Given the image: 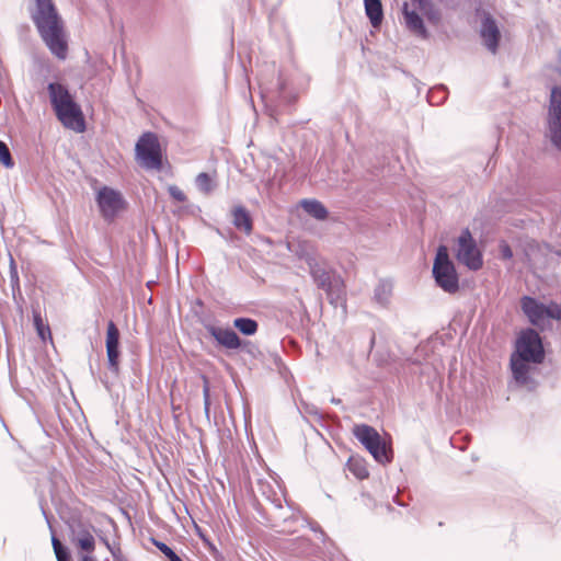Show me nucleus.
<instances>
[{
    "mask_svg": "<svg viewBox=\"0 0 561 561\" xmlns=\"http://www.w3.org/2000/svg\"><path fill=\"white\" fill-rule=\"evenodd\" d=\"M433 278L437 287L444 293L455 295L459 291V274L456 265L449 256L446 245H439L433 262Z\"/></svg>",
    "mask_w": 561,
    "mask_h": 561,
    "instance_id": "nucleus-4",
    "label": "nucleus"
},
{
    "mask_svg": "<svg viewBox=\"0 0 561 561\" xmlns=\"http://www.w3.org/2000/svg\"><path fill=\"white\" fill-rule=\"evenodd\" d=\"M168 193L174 201L179 203H184L186 201V195L176 185H169Z\"/></svg>",
    "mask_w": 561,
    "mask_h": 561,
    "instance_id": "nucleus-34",
    "label": "nucleus"
},
{
    "mask_svg": "<svg viewBox=\"0 0 561 561\" xmlns=\"http://www.w3.org/2000/svg\"><path fill=\"white\" fill-rule=\"evenodd\" d=\"M151 542L169 561H183L165 542L156 538H151Z\"/></svg>",
    "mask_w": 561,
    "mask_h": 561,
    "instance_id": "nucleus-26",
    "label": "nucleus"
},
{
    "mask_svg": "<svg viewBox=\"0 0 561 561\" xmlns=\"http://www.w3.org/2000/svg\"><path fill=\"white\" fill-rule=\"evenodd\" d=\"M499 250L502 260H511L513 257V250L506 241L500 242Z\"/></svg>",
    "mask_w": 561,
    "mask_h": 561,
    "instance_id": "nucleus-35",
    "label": "nucleus"
},
{
    "mask_svg": "<svg viewBox=\"0 0 561 561\" xmlns=\"http://www.w3.org/2000/svg\"><path fill=\"white\" fill-rule=\"evenodd\" d=\"M300 206L309 216L317 220L323 221L329 217L328 208L318 199H302Z\"/></svg>",
    "mask_w": 561,
    "mask_h": 561,
    "instance_id": "nucleus-19",
    "label": "nucleus"
},
{
    "mask_svg": "<svg viewBox=\"0 0 561 561\" xmlns=\"http://www.w3.org/2000/svg\"><path fill=\"white\" fill-rule=\"evenodd\" d=\"M0 163L5 168H13L14 167V160L11 156V152L9 150L8 145L0 140Z\"/></svg>",
    "mask_w": 561,
    "mask_h": 561,
    "instance_id": "nucleus-28",
    "label": "nucleus"
},
{
    "mask_svg": "<svg viewBox=\"0 0 561 561\" xmlns=\"http://www.w3.org/2000/svg\"><path fill=\"white\" fill-rule=\"evenodd\" d=\"M350 470L353 472V474L356 478H358L360 480L366 479L369 476L367 468L359 461L351 462Z\"/></svg>",
    "mask_w": 561,
    "mask_h": 561,
    "instance_id": "nucleus-31",
    "label": "nucleus"
},
{
    "mask_svg": "<svg viewBox=\"0 0 561 561\" xmlns=\"http://www.w3.org/2000/svg\"><path fill=\"white\" fill-rule=\"evenodd\" d=\"M41 510L50 530L51 546L57 561H71V551L69 547L61 543L60 540L57 538L55 530L51 526L49 515L47 514L46 510L43 506H41Z\"/></svg>",
    "mask_w": 561,
    "mask_h": 561,
    "instance_id": "nucleus-17",
    "label": "nucleus"
},
{
    "mask_svg": "<svg viewBox=\"0 0 561 561\" xmlns=\"http://www.w3.org/2000/svg\"><path fill=\"white\" fill-rule=\"evenodd\" d=\"M32 318H33V324L36 330V333L38 337L42 341H46V339L51 337L50 329L47 323H45L44 319L42 318V314L38 310L33 309L32 310Z\"/></svg>",
    "mask_w": 561,
    "mask_h": 561,
    "instance_id": "nucleus-24",
    "label": "nucleus"
},
{
    "mask_svg": "<svg viewBox=\"0 0 561 561\" xmlns=\"http://www.w3.org/2000/svg\"><path fill=\"white\" fill-rule=\"evenodd\" d=\"M203 399H204V411L207 417H209V411H210V390L208 386L207 379H204V386H203Z\"/></svg>",
    "mask_w": 561,
    "mask_h": 561,
    "instance_id": "nucleus-33",
    "label": "nucleus"
},
{
    "mask_svg": "<svg viewBox=\"0 0 561 561\" xmlns=\"http://www.w3.org/2000/svg\"><path fill=\"white\" fill-rule=\"evenodd\" d=\"M111 554L114 561H128L127 558L123 556L119 547H117L116 549H111Z\"/></svg>",
    "mask_w": 561,
    "mask_h": 561,
    "instance_id": "nucleus-36",
    "label": "nucleus"
},
{
    "mask_svg": "<svg viewBox=\"0 0 561 561\" xmlns=\"http://www.w3.org/2000/svg\"><path fill=\"white\" fill-rule=\"evenodd\" d=\"M428 1H430V0H412V2H413L414 4H416L419 9H420V8H423L425 4H427V2H428Z\"/></svg>",
    "mask_w": 561,
    "mask_h": 561,
    "instance_id": "nucleus-39",
    "label": "nucleus"
},
{
    "mask_svg": "<svg viewBox=\"0 0 561 561\" xmlns=\"http://www.w3.org/2000/svg\"><path fill=\"white\" fill-rule=\"evenodd\" d=\"M365 13L374 27L381 25L383 9L380 0H364Z\"/></svg>",
    "mask_w": 561,
    "mask_h": 561,
    "instance_id": "nucleus-20",
    "label": "nucleus"
},
{
    "mask_svg": "<svg viewBox=\"0 0 561 561\" xmlns=\"http://www.w3.org/2000/svg\"><path fill=\"white\" fill-rule=\"evenodd\" d=\"M135 157L146 170L162 169V150L158 136L152 131L144 133L135 145Z\"/></svg>",
    "mask_w": 561,
    "mask_h": 561,
    "instance_id": "nucleus-7",
    "label": "nucleus"
},
{
    "mask_svg": "<svg viewBox=\"0 0 561 561\" xmlns=\"http://www.w3.org/2000/svg\"><path fill=\"white\" fill-rule=\"evenodd\" d=\"M105 348L107 368L114 378L121 373V332L114 321L110 320L106 328Z\"/></svg>",
    "mask_w": 561,
    "mask_h": 561,
    "instance_id": "nucleus-12",
    "label": "nucleus"
},
{
    "mask_svg": "<svg viewBox=\"0 0 561 561\" xmlns=\"http://www.w3.org/2000/svg\"><path fill=\"white\" fill-rule=\"evenodd\" d=\"M341 402H342V401H341V399H339V398H334V397H333V398L331 399V403H333V404H340Z\"/></svg>",
    "mask_w": 561,
    "mask_h": 561,
    "instance_id": "nucleus-44",
    "label": "nucleus"
},
{
    "mask_svg": "<svg viewBox=\"0 0 561 561\" xmlns=\"http://www.w3.org/2000/svg\"><path fill=\"white\" fill-rule=\"evenodd\" d=\"M310 275L318 288L327 294L329 302L336 308L345 302V284L340 274L335 271H328L314 264L310 266Z\"/></svg>",
    "mask_w": 561,
    "mask_h": 561,
    "instance_id": "nucleus-6",
    "label": "nucleus"
},
{
    "mask_svg": "<svg viewBox=\"0 0 561 561\" xmlns=\"http://www.w3.org/2000/svg\"><path fill=\"white\" fill-rule=\"evenodd\" d=\"M1 423H4V420H2V416L0 415Z\"/></svg>",
    "mask_w": 561,
    "mask_h": 561,
    "instance_id": "nucleus-47",
    "label": "nucleus"
},
{
    "mask_svg": "<svg viewBox=\"0 0 561 561\" xmlns=\"http://www.w3.org/2000/svg\"><path fill=\"white\" fill-rule=\"evenodd\" d=\"M520 309L528 321L535 327L543 324L547 319H561V307L557 302L551 301L549 305H546L528 295L520 298Z\"/></svg>",
    "mask_w": 561,
    "mask_h": 561,
    "instance_id": "nucleus-8",
    "label": "nucleus"
},
{
    "mask_svg": "<svg viewBox=\"0 0 561 561\" xmlns=\"http://www.w3.org/2000/svg\"><path fill=\"white\" fill-rule=\"evenodd\" d=\"M272 504L274 505V507L276 510H282L283 508V505H282V501L280 499H274L272 500Z\"/></svg>",
    "mask_w": 561,
    "mask_h": 561,
    "instance_id": "nucleus-38",
    "label": "nucleus"
},
{
    "mask_svg": "<svg viewBox=\"0 0 561 561\" xmlns=\"http://www.w3.org/2000/svg\"><path fill=\"white\" fill-rule=\"evenodd\" d=\"M102 385L105 387L106 390H111V383L106 378H101Z\"/></svg>",
    "mask_w": 561,
    "mask_h": 561,
    "instance_id": "nucleus-40",
    "label": "nucleus"
},
{
    "mask_svg": "<svg viewBox=\"0 0 561 561\" xmlns=\"http://www.w3.org/2000/svg\"><path fill=\"white\" fill-rule=\"evenodd\" d=\"M558 255H560V256H561V252H558Z\"/></svg>",
    "mask_w": 561,
    "mask_h": 561,
    "instance_id": "nucleus-50",
    "label": "nucleus"
},
{
    "mask_svg": "<svg viewBox=\"0 0 561 561\" xmlns=\"http://www.w3.org/2000/svg\"><path fill=\"white\" fill-rule=\"evenodd\" d=\"M1 423H4V420H2V416L0 415Z\"/></svg>",
    "mask_w": 561,
    "mask_h": 561,
    "instance_id": "nucleus-48",
    "label": "nucleus"
},
{
    "mask_svg": "<svg viewBox=\"0 0 561 561\" xmlns=\"http://www.w3.org/2000/svg\"><path fill=\"white\" fill-rule=\"evenodd\" d=\"M231 215L234 228L250 236L253 231V219L250 211L243 205H237L231 209Z\"/></svg>",
    "mask_w": 561,
    "mask_h": 561,
    "instance_id": "nucleus-16",
    "label": "nucleus"
},
{
    "mask_svg": "<svg viewBox=\"0 0 561 561\" xmlns=\"http://www.w3.org/2000/svg\"><path fill=\"white\" fill-rule=\"evenodd\" d=\"M420 10L424 13L428 22L434 24L439 22L440 14L431 0L423 8H420Z\"/></svg>",
    "mask_w": 561,
    "mask_h": 561,
    "instance_id": "nucleus-27",
    "label": "nucleus"
},
{
    "mask_svg": "<svg viewBox=\"0 0 561 561\" xmlns=\"http://www.w3.org/2000/svg\"><path fill=\"white\" fill-rule=\"evenodd\" d=\"M100 538H101V541L105 545V547L108 549L110 552H111V549L117 548V547H113L106 537H100Z\"/></svg>",
    "mask_w": 561,
    "mask_h": 561,
    "instance_id": "nucleus-37",
    "label": "nucleus"
},
{
    "mask_svg": "<svg viewBox=\"0 0 561 561\" xmlns=\"http://www.w3.org/2000/svg\"><path fill=\"white\" fill-rule=\"evenodd\" d=\"M547 136L553 148L561 152V85H553L550 90Z\"/></svg>",
    "mask_w": 561,
    "mask_h": 561,
    "instance_id": "nucleus-10",
    "label": "nucleus"
},
{
    "mask_svg": "<svg viewBox=\"0 0 561 561\" xmlns=\"http://www.w3.org/2000/svg\"><path fill=\"white\" fill-rule=\"evenodd\" d=\"M353 434L377 462L385 466L392 461L393 450L391 445L373 426L367 424L355 425Z\"/></svg>",
    "mask_w": 561,
    "mask_h": 561,
    "instance_id": "nucleus-5",
    "label": "nucleus"
},
{
    "mask_svg": "<svg viewBox=\"0 0 561 561\" xmlns=\"http://www.w3.org/2000/svg\"><path fill=\"white\" fill-rule=\"evenodd\" d=\"M545 358L546 351L540 334L531 328L523 330L515 341V350L510 359L516 383L534 389L537 382L530 376L529 364H542Z\"/></svg>",
    "mask_w": 561,
    "mask_h": 561,
    "instance_id": "nucleus-1",
    "label": "nucleus"
},
{
    "mask_svg": "<svg viewBox=\"0 0 561 561\" xmlns=\"http://www.w3.org/2000/svg\"><path fill=\"white\" fill-rule=\"evenodd\" d=\"M9 267H10L9 268L10 270L9 271L10 283H11L12 290L14 291L15 289H20V280H19L18 267H16V264L12 256H10V266Z\"/></svg>",
    "mask_w": 561,
    "mask_h": 561,
    "instance_id": "nucleus-30",
    "label": "nucleus"
},
{
    "mask_svg": "<svg viewBox=\"0 0 561 561\" xmlns=\"http://www.w3.org/2000/svg\"><path fill=\"white\" fill-rule=\"evenodd\" d=\"M393 290V283L389 278L379 279L378 284L374 289V301L382 307L387 308L390 305L391 296Z\"/></svg>",
    "mask_w": 561,
    "mask_h": 561,
    "instance_id": "nucleus-18",
    "label": "nucleus"
},
{
    "mask_svg": "<svg viewBox=\"0 0 561 561\" xmlns=\"http://www.w3.org/2000/svg\"><path fill=\"white\" fill-rule=\"evenodd\" d=\"M402 13L404 16L407 27L419 35L420 37L426 39L430 36V33L424 24L423 18L415 11L409 9V3L404 2L402 5Z\"/></svg>",
    "mask_w": 561,
    "mask_h": 561,
    "instance_id": "nucleus-15",
    "label": "nucleus"
},
{
    "mask_svg": "<svg viewBox=\"0 0 561 561\" xmlns=\"http://www.w3.org/2000/svg\"><path fill=\"white\" fill-rule=\"evenodd\" d=\"M207 333L217 342L218 345L227 350H239L241 337L229 327L221 328L214 324H205Z\"/></svg>",
    "mask_w": 561,
    "mask_h": 561,
    "instance_id": "nucleus-14",
    "label": "nucleus"
},
{
    "mask_svg": "<svg viewBox=\"0 0 561 561\" xmlns=\"http://www.w3.org/2000/svg\"><path fill=\"white\" fill-rule=\"evenodd\" d=\"M374 344H375V333H373L371 339H370V348H373Z\"/></svg>",
    "mask_w": 561,
    "mask_h": 561,
    "instance_id": "nucleus-45",
    "label": "nucleus"
},
{
    "mask_svg": "<svg viewBox=\"0 0 561 561\" xmlns=\"http://www.w3.org/2000/svg\"><path fill=\"white\" fill-rule=\"evenodd\" d=\"M195 185L201 193L208 195L215 190L216 182L209 173L201 172L195 179Z\"/></svg>",
    "mask_w": 561,
    "mask_h": 561,
    "instance_id": "nucleus-25",
    "label": "nucleus"
},
{
    "mask_svg": "<svg viewBox=\"0 0 561 561\" xmlns=\"http://www.w3.org/2000/svg\"><path fill=\"white\" fill-rule=\"evenodd\" d=\"M455 256L459 263L463 264L470 271H478L482 267L483 255L469 228L462 229L458 236Z\"/></svg>",
    "mask_w": 561,
    "mask_h": 561,
    "instance_id": "nucleus-9",
    "label": "nucleus"
},
{
    "mask_svg": "<svg viewBox=\"0 0 561 561\" xmlns=\"http://www.w3.org/2000/svg\"><path fill=\"white\" fill-rule=\"evenodd\" d=\"M46 89L50 106L62 126L77 133H83L85 121L82 108L67 84L53 81L47 84Z\"/></svg>",
    "mask_w": 561,
    "mask_h": 561,
    "instance_id": "nucleus-3",
    "label": "nucleus"
},
{
    "mask_svg": "<svg viewBox=\"0 0 561 561\" xmlns=\"http://www.w3.org/2000/svg\"><path fill=\"white\" fill-rule=\"evenodd\" d=\"M239 350H242L247 354L251 355L252 357H256L257 354H260V350L257 345H255L253 342L248 340L241 339V346Z\"/></svg>",
    "mask_w": 561,
    "mask_h": 561,
    "instance_id": "nucleus-32",
    "label": "nucleus"
},
{
    "mask_svg": "<svg viewBox=\"0 0 561 561\" xmlns=\"http://www.w3.org/2000/svg\"><path fill=\"white\" fill-rule=\"evenodd\" d=\"M479 35L483 45L491 54H496L500 47L502 34L494 16L483 11Z\"/></svg>",
    "mask_w": 561,
    "mask_h": 561,
    "instance_id": "nucleus-13",
    "label": "nucleus"
},
{
    "mask_svg": "<svg viewBox=\"0 0 561 561\" xmlns=\"http://www.w3.org/2000/svg\"><path fill=\"white\" fill-rule=\"evenodd\" d=\"M304 523L306 526L309 527V529L311 531H313L316 535H318V538L322 541V542H325L329 537L327 536V534L324 533V530L322 529V527L320 526L319 523H317L316 520L313 519H310L308 517H304Z\"/></svg>",
    "mask_w": 561,
    "mask_h": 561,
    "instance_id": "nucleus-29",
    "label": "nucleus"
},
{
    "mask_svg": "<svg viewBox=\"0 0 561 561\" xmlns=\"http://www.w3.org/2000/svg\"><path fill=\"white\" fill-rule=\"evenodd\" d=\"M95 202L100 214L107 221L115 219L127 205L122 193L110 186H103L98 191Z\"/></svg>",
    "mask_w": 561,
    "mask_h": 561,
    "instance_id": "nucleus-11",
    "label": "nucleus"
},
{
    "mask_svg": "<svg viewBox=\"0 0 561 561\" xmlns=\"http://www.w3.org/2000/svg\"><path fill=\"white\" fill-rule=\"evenodd\" d=\"M1 423H4V420H2V416L0 415Z\"/></svg>",
    "mask_w": 561,
    "mask_h": 561,
    "instance_id": "nucleus-49",
    "label": "nucleus"
},
{
    "mask_svg": "<svg viewBox=\"0 0 561 561\" xmlns=\"http://www.w3.org/2000/svg\"><path fill=\"white\" fill-rule=\"evenodd\" d=\"M32 21L37 32L53 55L66 59L68 43L65 36L64 22L53 0H35Z\"/></svg>",
    "mask_w": 561,
    "mask_h": 561,
    "instance_id": "nucleus-2",
    "label": "nucleus"
},
{
    "mask_svg": "<svg viewBox=\"0 0 561 561\" xmlns=\"http://www.w3.org/2000/svg\"><path fill=\"white\" fill-rule=\"evenodd\" d=\"M558 62H559V67H558V73L561 76V51L559 53V56H558Z\"/></svg>",
    "mask_w": 561,
    "mask_h": 561,
    "instance_id": "nucleus-43",
    "label": "nucleus"
},
{
    "mask_svg": "<svg viewBox=\"0 0 561 561\" xmlns=\"http://www.w3.org/2000/svg\"><path fill=\"white\" fill-rule=\"evenodd\" d=\"M393 502H394L397 505H399V506H402V507L407 506V504H405V503H403V502L398 497V495H394V496H393Z\"/></svg>",
    "mask_w": 561,
    "mask_h": 561,
    "instance_id": "nucleus-41",
    "label": "nucleus"
},
{
    "mask_svg": "<svg viewBox=\"0 0 561 561\" xmlns=\"http://www.w3.org/2000/svg\"><path fill=\"white\" fill-rule=\"evenodd\" d=\"M77 546L80 550L84 551V556H91L95 549V539L90 530L85 527L79 529L77 535Z\"/></svg>",
    "mask_w": 561,
    "mask_h": 561,
    "instance_id": "nucleus-21",
    "label": "nucleus"
},
{
    "mask_svg": "<svg viewBox=\"0 0 561 561\" xmlns=\"http://www.w3.org/2000/svg\"><path fill=\"white\" fill-rule=\"evenodd\" d=\"M233 327L243 335L252 336L257 332L259 323L249 317H238L233 320Z\"/></svg>",
    "mask_w": 561,
    "mask_h": 561,
    "instance_id": "nucleus-22",
    "label": "nucleus"
},
{
    "mask_svg": "<svg viewBox=\"0 0 561 561\" xmlns=\"http://www.w3.org/2000/svg\"><path fill=\"white\" fill-rule=\"evenodd\" d=\"M286 503H287V506H288V508H289V510H291V511H294V510H295L294 504H291V503H289V502H286Z\"/></svg>",
    "mask_w": 561,
    "mask_h": 561,
    "instance_id": "nucleus-46",
    "label": "nucleus"
},
{
    "mask_svg": "<svg viewBox=\"0 0 561 561\" xmlns=\"http://www.w3.org/2000/svg\"><path fill=\"white\" fill-rule=\"evenodd\" d=\"M448 96V88L445 84H437L430 89L427 101L431 105L439 106L445 103Z\"/></svg>",
    "mask_w": 561,
    "mask_h": 561,
    "instance_id": "nucleus-23",
    "label": "nucleus"
},
{
    "mask_svg": "<svg viewBox=\"0 0 561 561\" xmlns=\"http://www.w3.org/2000/svg\"><path fill=\"white\" fill-rule=\"evenodd\" d=\"M81 561H96L92 556H82Z\"/></svg>",
    "mask_w": 561,
    "mask_h": 561,
    "instance_id": "nucleus-42",
    "label": "nucleus"
}]
</instances>
